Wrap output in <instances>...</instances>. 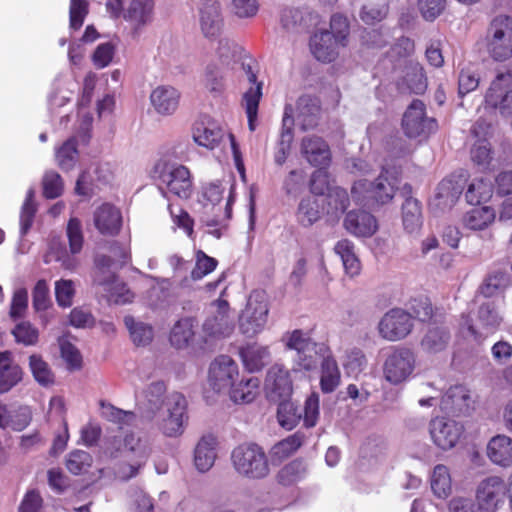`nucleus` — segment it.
Listing matches in <instances>:
<instances>
[{
    "label": "nucleus",
    "mask_w": 512,
    "mask_h": 512,
    "mask_svg": "<svg viewBox=\"0 0 512 512\" xmlns=\"http://www.w3.org/2000/svg\"><path fill=\"white\" fill-rule=\"evenodd\" d=\"M16 342L25 346L35 345L38 341L39 332L30 322H20L12 330Z\"/></svg>",
    "instance_id": "69168bd1"
},
{
    "label": "nucleus",
    "mask_w": 512,
    "mask_h": 512,
    "mask_svg": "<svg viewBox=\"0 0 512 512\" xmlns=\"http://www.w3.org/2000/svg\"><path fill=\"white\" fill-rule=\"evenodd\" d=\"M66 236L68 238L69 249L72 255H77L82 251L84 236L81 221L72 217L67 223Z\"/></svg>",
    "instance_id": "6e6d98bb"
},
{
    "label": "nucleus",
    "mask_w": 512,
    "mask_h": 512,
    "mask_svg": "<svg viewBox=\"0 0 512 512\" xmlns=\"http://www.w3.org/2000/svg\"><path fill=\"white\" fill-rule=\"evenodd\" d=\"M412 194L413 189L409 183H405L399 189V195L404 199L401 207L402 222L408 233H414L422 226L421 203Z\"/></svg>",
    "instance_id": "a211bd4d"
},
{
    "label": "nucleus",
    "mask_w": 512,
    "mask_h": 512,
    "mask_svg": "<svg viewBox=\"0 0 512 512\" xmlns=\"http://www.w3.org/2000/svg\"><path fill=\"white\" fill-rule=\"evenodd\" d=\"M339 46L340 42L328 30L314 34L310 40L311 52L317 60L324 63L332 62L337 57Z\"/></svg>",
    "instance_id": "5701e85b"
},
{
    "label": "nucleus",
    "mask_w": 512,
    "mask_h": 512,
    "mask_svg": "<svg viewBox=\"0 0 512 512\" xmlns=\"http://www.w3.org/2000/svg\"><path fill=\"white\" fill-rule=\"evenodd\" d=\"M21 379L22 369L12 362L10 352H0V393L10 391Z\"/></svg>",
    "instance_id": "473e14b6"
},
{
    "label": "nucleus",
    "mask_w": 512,
    "mask_h": 512,
    "mask_svg": "<svg viewBox=\"0 0 512 512\" xmlns=\"http://www.w3.org/2000/svg\"><path fill=\"white\" fill-rule=\"evenodd\" d=\"M286 348L295 352L294 371H315L331 353L326 344L313 341L308 333L299 329L287 335Z\"/></svg>",
    "instance_id": "7ed1b4c3"
},
{
    "label": "nucleus",
    "mask_w": 512,
    "mask_h": 512,
    "mask_svg": "<svg viewBox=\"0 0 512 512\" xmlns=\"http://www.w3.org/2000/svg\"><path fill=\"white\" fill-rule=\"evenodd\" d=\"M300 151L307 162L315 167L328 166L331 161L330 147L320 136H305L301 141Z\"/></svg>",
    "instance_id": "aec40b11"
},
{
    "label": "nucleus",
    "mask_w": 512,
    "mask_h": 512,
    "mask_svg": "<svg viewBox=\"0 0 512 512\" xmlns=\"http://www.w3.org/2000/svg\"><path fill=\"white\" fill-rule=\"evenodd\" d=\"M101 172L102 169L99 167L94 168L93 173L90 171L82 172L77 179L75 192L81 196L91 197L98 188V183L108 182L106 176L100 175Z\"/></svg>",
    "instance_id": "79ce46f5"
},
{
    "label": "nucleus",
    "mask_w": 512,
    "mask_h": 512,
    "mask_svg": "<svg viewBox=\"0 0 512 512\" xmlns=\"http://www.w3.org/2000/svg\"><path fill=\"white\" fill-rule=\"evenodd\" d=\"M124 323L129 330L130 337L137 346L148 345L153 339V328L149 324L136 321L132 316H125Z\"/></svg>",
    "instance_id": "c03bdc74"
},
{
    "label": "nucleus",
    "mask_w": 512,
    "mask_h": 512,
    "mask_svg": "<svg viewBox=\"0 0 512 512\" xmlns=\"http://www.w3.org/2000/svg\"><path fill=\"white\" fill-rule=\"evenodd\" d=\"M469 173L460 169L443 179L436 188V193L430 207L441 212L450 210L458 201L469 180Z\"/></svg>",
    "instance_id": "1a4fd4ad"
},
{
    "label": "nucleus",
    "mask_w": 512,
    "mask_h": 512,
    "mask_svg": "<svg viewBox=\"0 0 512 512\" xmlns=\"http://www.w3.org/2000/svg\"><path fill=\"white\" fill-rule=\"evenodd\" d=\"M511 83L512 74L509 71L499 73L485 96L486 104L498 108L503 115L512 114V90H507Z\"/></svg>",
    "instance_id": "2eb2a0df"
},
{
    "label": "nucleus",
    "mask_w": 512,
    "mask_h": 512,
    "mask_svg": "<svg viewBox=\"0 0 512 512\" xmlns=\"http://www.w3.org/2000/svg\"><path fill=\"white\" fill-rule=\"evenodd\" d=\"M320 415V397L316 392H312L305 400L302 419L307 428L314 427Z\"/></svg>",
    "instance_id": "bf43d9fd"
},
{
    "label": "nucleus",
    "mask_w": 512,
    "mask_h": 512,
    "mask_svg": "<svg viewBox=\"0 0 512 512\" xmlns=\"http://www.w3.org/2000/svg\"><path fill=\"white\" fill-rule=\"evenodd\" d=\"M292 108L289 106L285 107V112L282 120V131L280 140L277 144L274 160L278 165L284 164L290 151L291 142L293 140L292 126L294 120L290 113Z\"/></svg>",
    "instance_id": "72a5a7b5"
},
{
    "label": "nucleus",
    "mask_w": 512,
    "mask_h": 512,
    "mask_svg": "<svg viewBox=\"0 0 512 512\" xmlns=\"http://www.w3.org/2000/svg\"><path fill=\"white\" fill-rule=\"evenodd\" d=\"M323 200L327 204V214L334 216L344 213L349 206L348 193L341 187L331 188Z\"/></svg>",
    "instance_id": "09e8293b"
},
{
    "label": "nucleus",
    "mask_w": 512,
    "mask_h": 512,
    "mask_svg": "<svg viewBox=\"0 0 512 512\" xmlns=\"http://www.w3.org/2000/svg\"><path fill=\"white\" fill-rule=\"evenodd\" d=\"M222 24L220 4L216 0H205L200 8V26L205 37H216Z\"/></svg>",
    "instance_id": "393cba45"
},
{
    "label": "nucleus",
    "mask_w": 512,
    "mask_h": 512,
    "mask_svg": "<svg viewBox=\"0 0 512 512\" xmlns=\"http://www.w3.org/2000/svg\"><path fill=\"white\" fill-rule=\"evenodd\" d=\"M431 489L438 498H446L451 491V478L448 468L437 465L431 477Z\"/></svg>",
    "instance_id": "3c124183"
},
{
    "label": "nucleus",
    "mask_w": 512,
    "mask_h": 512,
    "mask_svg": "<svg viewBox=\"0 0 512 512\" xmlns=\"http://www.w3.org/2000/svg\"><path fill=\"white\" fill-rule=\"evenodd\" d=\"M179 100V91L169 85L158 86L150 94L151 105L161 115L173 114L178 108Z\"/></svg>",
    "instance_id": "b1692460"
},
{
    "label": "nucleus",
    "mask_w": 512,
    "mask_h": 512,
    "mask_svg": "<svg viewBox=\"0 0 512 512\" xmlns=\"http://www.w3.org/2000/svg\"><path fill=\"white\" fill-rule=\"evenodd\" d=\"M43 195L48 199H55L63 192V181L55 171H47L42 180Z\"/></svg>",
    "instance_id": "e2e57ef3"
},
{
    "label": "nucleus",
    "mask_w": 512,
    "mask_h": 512,
    "mask_svg": "<svg viewBox=\"0 0 512 512\" xmlns=\"http://www.w3.org/2000/svg\"><path fill=\"white\" fill-rule=\"evenodd\" d=\"M388 14V4L386 0L367 1L361 8L360 18L368 25H373L382 21Z\"/></svg>",
    "instance_id": "49530a36"
},
{
    "label": "nucleus",
    "mask_w": 512,
    "mask_h": 512,
    "mask_svg": "<svg viewBox=\"0 0 512 512\" xmlns=\"http://www.w3.org/2000/svg\"><path fill=\"white\" fill-rule=\"evenodd\" d=\"M441 409L456 417L470 416L476 409V400L466 386L455 385L443 395Z\"/></svg>",
    "instance_id": "4468645a"
},
{
    "label": "nucleus",
    "mask_w": 512,
    "mask_h": 512,
    "mask_svg": "<svg viewBox=\"0 0 512 512\" xmlns=\"http://www.w3.org/2000/svg\"><path fill=\"white\" fill-rule=\"evenodd\" d=\"M153 9L154 0H132L124 17L138 24H146L152 19Z\"/></svg>",
    "instance_id": "a18cd8bd"
},
{
    "label": "nucleus",
    "mask_w": 512,
    "mask_h": 512,
    "mask_svg": "<svg viewBox=\"0 0 512 512\" xmlns=\"http://www.w3.org/2000/svg\"><path fill=\"white\" fill-rule=\"evenodd\" d=\"M152 177L161 190L181 198L188 199L193 193V181L190 170L173 159L170 154L160 157L153 166Z\"/></svg>",
    "instance_id": "f03ea898"
},
{
    "label": "nucleus",
    "mask_w": 512,
    "mask_h": 512,
    "mask_svg": "<svg viewBox=\"0 0 512 512\" xmlns=\"http://www.w3.org/2000/svg\"><path fill=\"white\" fill-rule=\"evenodd\" d=\"M411 315L402 309L387 312L379 323L380 334L390 341L406 337L412 330Z\"/></svg>",
    "instance_id": "dca6fc26"
},
{
    "label": "nucleus",
    "mask_w": 512,
    "mask_h": 512,
    "mask_svg": "<svg viewBox=\"0 0 512 512\" xmlns=\"http://www.w3.org/2000/svg\"><path fill=\"white\" fill-rule=\"evenodd\" d=\"M92 462V456L88 452L84 450H75L68 454L66 467L72 474L80 475L88 471Z\"/></svg>",
    "instance_id": "4d7b16f0"
},
{
    "label": "nucleus",
    "mask_w": 512,
    "mask_h": 512,
    "mask_svg": "<svg viewBox=\"0 0 512 512\" xmlns=\"http://www.w3.org/2000/svg\"><path fill=\"white\" fill-rule=\"evenodd\" d=\"M194 334L193 320L191 318L180 319L171 330V345L177 349L186 348L193 340Z\"/></svg>",
    "instance_id": "a19ab883"
},
{
    "label": "nucleus",
    "mask_w": 512,
    "mask_h": 512,
    "mask_svg": "<svg viewBox=\"0 0 512 512\" xmlns=\"http://www.w3.org/2000/svg\"><path fill=\"white\" fill-rule=\"evenodd\" d=\"M102 415L108 421L119 424L121 427L124 425H130L135 420V414L130 411H124L119 409L112 404H105L101 402Z\"/></svg>",
    "instance_id": "680f3d73"
},
{
    "label": "nucleus",
    "mask_w": 512,
    "mask_h": 512,
    "mask_svg": "<svg viewBox=\"0 0 512 512\" xmlns=\"http://www.w3.org/2000/svg\"><path fill=\"white\" fill-rule=\"evenodd\" d=\"M464 427L455 420L436 417L429 423V432L433 443L442 450H449L458 443Z\"/></svg>",
    "instance_id": "ddd939ff"
},
{
    "label": "nucleus",
    "mask_w": 512,
    "mask_h": 512,
    "mask_svg": "<svg viewBox=\"0 0 512 512\" xmlns=\"http://www.w3.org/2000/svg\"><path fill=\"white\" fill-rule=\"evenodd\" d=\"M451 340V333L445 325L436 323L430 324L421 340V347L429 353H438L443 351Z\"/></svg>",
    "instance_id": "cd10ccee"
},
{
    "label": "nucleus",
    "mask_w": 512,
    "mask_h": 512,
    "mask_svg": "<svg viewBox=\"0 0 512 512\" xmlns=\"http://www.w3.org/2000/svg\"><path fill=\"white\" fill-rule=\"evenodd\" d=\"M202 83L213 97L221 96L226 87L224 68L215 63L207 65Z\"/></svg>",
    "instance_id": "e433bc0d"
},
{
    "label": "nucleus",
    "mask_w": 512,
    "mask_h": 512,
    "mask_svg": "<svg viewBox=\"0 0 512 512\" xmlns=\"http://www.w3.org/2000/svg\"><path fill=\"white\" fill-rule=\"evenodd\" d=\"M187 421L186 398L178 392L169 394L156 420L158 428L167 437H178L183 434Z\"/></svg>",
    "instance_id": "39448f33"
},
{
    "label": "nucleus",
    "mask_w": 512,
    "mask_h": 512,
    "mask_svg": "<svg viewBox=\"0 0 512 512\" xmlns=\"http://www.w3.org/2000/svg\"><path fill=\"white\" fill-rule=\"evenodd\" d=\"M505 485L498 476L482 480V512H495L498 505L503 502Z\"/></svg>",
    "instance_id": "bb28decb"
},
{
    "label": "nucleus",
    "mask_w": 512,
    "mask_h": 512,
    "mask_svg": "<svg viewBox=\"0 0 512 512\" xmlns=\"http://www.w3.org/2000/svg\"><path fill=\"white\" fill-rule=\"evenodd\" d=\"M399 179L386 168L373 181L360 179L351 188L352 199L372 210L389 204L399 187Z\"/></svg>",
    "instance_id": "f257e3e1"
},
{
    "label": "nucleus",
    "mask_w": 512,
    "mask_h": 512,
    "mask_svg": "<svg viewBox=\"0 0 512 512\" xmlns=\"http://www.w3.org/2000/svg\"><path fill=\"white\" fill-rule=\"evenodd\" d=\"M236 362L227 355L215 358L209 368V384L218 393L228 391L238 377Z\"/></svg>",
    "instance_id": "f8f14e48"
},
{
    "label": "nucleus",
    "mask_w": 512,
    "mask_h": 512,
    "mask_svg": "<svg viewBox=\"0 0 512 512\" xmlns=\"http://www.w3.org/2000/svg\"><path fill=\"white\" fill-rule=\"evenodd\" d=\"M94 225L101 234L114 235L121 227V215L117 208L103 204L94 212Z\"/></svg>",
    "instance_id": "c756f323"
},
{
    "label": "nucleus",
    "mask_w": 512,
    "mask_h": 512,
    "mask_svg": "<svg viewBox=\"0 0 512 512\" xmlns=\"http://www.w3.org/2000/svg\"><path fill=\"white\" fill-rule=\"evenodd\" d=\"M307 465L302 459H295L284 465L277 473V481L283 486H291L307 475Z\"/></svg>",
    "instance_id": "58836bf2"
},
{
    "label": "nucleus",
    "mask_w": 512,
    "mask_h": 512,
    "mask_svg": "<svg viewBox=\"0 0 512 512\" xmlns=\"http://www.w3.org/2000/svg\"><path fill=\"white\" fill-rule=\"evenodd\" d=\"M77 157V140L75 138L68 139L56 152L58 165L65 171L71 170L75 166Z\"/></svg>",
    "instance_id": "864d4df0"
},
{
    "label": "nucleus",
    "mask_w": 512,
    "mask_h": 512,
    "mask_svg": "<svg viewBox=\"0 0 512 512\" xmlns=\"http://www.w3.org/2000/svg\"><path fill=\"white\" fill-rule=\"evenodd\" d=\"M414 366L415 356L410 349H396L388 355L384 362V377L391 384H399L409 378Z\"/></svg>",
    "instance_id": "9b49d317"
},
{
    "label": "nucleus",
    "mask_w": 512,
    "mask_h": 512,
    "mask_svg": "<svg viewBox=\"0 0 512 512\" xmlns=\"http://www.w3.org/2000/svg\"><path fill=\"white\" fill-rule=\"evenodd\" d=\"M487 49L496 61L512 57V17L499 15L495 17L487 30Z\"/></svg>",
    "instance_id": "0eeeda50"
},
{
    "label": "nucleus",
    "mask_w": 512,
    "mask_h": 512,
    "mask_svg": "<svg viewBox=\"0 0 512 512\" xmlns=\"http://www.w3.org/2000/svg\"><path fill=\"white\" fill-rule=\"evenodd\" d=\"M259 387V380L256 377L242 379L237 385L228 390L230 398L235 403H250L254 400Z\"/></svg>",
    "instance_id": "ea45409f"
},
{
    "label": "nucleus",
    "mask_w": 512,
    "mask_h": 512,
    "mask_svg": "<svg viewBox=\"0 0 512 512\" xmlns=\"http://www.w3.org/2000/svg\"><path fill=\"white\" fill-rule=\"evenodd\" d=\"M30 370L35 380L42 386L54 382V375L47 362L40 355L33 354L29 357Z\"/></svg>",
    "instance_id": "5fc2aeb1"
},
{
    "label": "nucleus",
    "mask_w": 512,
    "mask_h": 512,
    "mask_svg": "<svg viewBox=\"0 0 512 512\" xmlns=\"http://www.w3.org/2000/svg\"><path fill=\"white\" fill-rule=\"evenodd\" d=\"M240 355L246 369L256 372L267 364L270 353L267 347L249 345L241 350Z\"/></svg>",
    "instance_id": "4c0bfd02"
},
{
    "label": "nucleus",
    "mask_w": 512,
    "mask_h": 512,
    "mask_svg": "<svg viewBox=\"0 0 512 512\" xmlns=\"http://www.w3.org/2000/svg\"><path fill=\"white\" fill-rule=\"evenodd\" d=\"M265 388L267 397L273 402L289 399L293 391L290 372L280 364L273 365L267 372Z\"/></svg>",
    "instance_id": "f3484780"
},
{
    "label": "nucleus",
    "mask_w": 512,
    "mask_h": 512,
    "mask_svg": "<svg viewBox=\"0 0 512 512\" xmlns=\"http://www.w3.org/2000/svg\"><path fill=\"white\" fill-rule=\"evenodd\" d=\"M262 96V84H257L256 87H250L243 95V104L248 118V126L251 131H254L255 121L258 113L259 101Z\"/></svg>",
    "instance_id": "de8ad7c7"
},
{
    "label": "nucleus",
    "mask_w": 512,
    "mask_h": 512,
    "mask_svg": "<svg viewBox=\"0 0 512 512\" xmlns=\"http://www.w3.org/2000/svg\"><path fill=\"white\" fill-rule=\"evenodd\" d=\"M34 196H35L34 189L30 188L27 191V195H26L25 201L22 205L21 213H20V231H21L22 235L27 234V232L30 230V228L33 224V221H34V217H35V213H36V206L34 204Z\"/></svg>",
    "instance_id": "13d9d810"
},
{
    "label": "nucleus",
    "mask_w": 512,
    "mask_h": 512,
    "mask_svg": "<svg viewBox=\"0 0 512 512\" xmlns=\"http://www.w3.org/2000/svg\"><path fill=\"white\" fill-rule=\"evenodd\" d=\"M280 22L287 32L300 34L317 25L318 15L307 8H285Z\"/></svg>",
    "instance_id": "6ab92c4d"
},
{
    "label": "nucleus",
    "mask_w": 512,
    "mask_h": 512,
    "mask_svg": "<svg viewBox=\"0 0 512 512\" xmlns=\"http://www.w3.org/2000/svg\"><path fill=\"white\" fill-rule=\"evenodd\" d=\"M346 230L358 237H370L378 229L376 218L369 212L352 210L344 219Z\"/></svg>",
    "instance_id": "4be33fe9"
},
{
    "label": "nucleus",
    "mask_w": 512,
    "mask_h": 512,
    "mask_svg": "<svg viewBox=\"0 0 512 512\" xmlns=\"http://www.w3.org/2000/svg\"><path fill=\"white\" fill-rule=\"evenodd\" d=\"M166 392V385L163 381L152 382L145 390V398L149 409L152 412L159 411L165 403L163 395Z\"/></svg>",
    "instance_id": "052dcab7"
},
{
    "label": "nucleus",
    "mask_w": 512,
    "mask_h": 512,
    "mask_svg": "<svg viewBox=\"0 0 512 512\" xmlns=\"http://www.w3.org/2000/svg\"><path fill=\"white\" fill-rule=\"evenodd\" d=\"M509 285V275L503 271H494L482 283V296L492 297L501 294Z\"/></svg>",
    "instance_id": "8fccbe9b"
},
{
    "label": "nucleus",
    "mask_w": 512,
    "mask_h": 512,
    "mask_svg": "<svg viewBox=\"0 0 512 512\" xmlns=\"http://www.w3.org/2000/svg\"><path fill=\"white\" fill-rule=\"evenodd\" d=\"M324 210V200L315 196L301 199L297 211V222L303 227H310L320 220Z\"/></svg>",
    "instance_id": "7c9ffc66"
},
{
    "label": "nucleus",
    "mask_w": 512,
    "mask_h": 512,
    "mask_svg": "<svg viewBox=\"0 0 512 512\" xmlns=\"http://www.w3.org/2000/svg\"><path fill=\"white\" fill-rule=\"evenodd\" d=\"M232 328L228 314L225 312H218L216 315L208 317L203 324L204 331L211 336L229 335Z\"/></svg>",
    "instance_id": "603ef678"
},
{
    "label": "nucleus",
    "mask_w": 512,
    "mask_h": 512,
    "mask_svg": "<svg viewBox=\"0 0 512 512\" xmlns=\"http://www.w3.org/2000/svg\"><path fill=\"white\" fill-rule=\"evenodd\" d=\"M296 122L302 131L317 127L320 119V102L317 98L304 95L296 104Z\"/></svg>",
    "instance_id": "412c9836"
},
{
    "label": "nucleus",
    "mask_w": 512,
    "mask_h": 512,
    "mask_svg": "<svg viewBox=\"0 0 512 512\" xmlns=\"http://www.w3.org/2000/svg\"><path fill=\"white\" fill-rule=\"evenodd\" d=\"M112 252L115 257L98 254L94 258L92 269L93 285L105 290H112L118 280L116 271L121 269L129 260V253L120 245H114Z\"/></svg>",
    "instance_id": "423d86ee"
},
{
    "label": "nucleus",
    "mask_w": 512,
    "mask_h": 512,
    "mask_svg": "<svg viewBox=\"0 0 512 512\" xmlns=\"http://www.w3.org/2000/svg\"><path fill=\"white\" fill-rule=\"evenodd\" d=\"M70 253V249L66 248V245L60 239H52L49 245V252L45 257V263L51 262V260H55L59 262L62 268L73 271L78 266L79 262Z\"/></svg>",
    "instance_id": "c9c22d12"
},
{
    "label": "nucleus",
    "mask_w": 512,
    "mask_h": 512,
    "mask_svg": "<svg viewBox=\"0 0 512 512\" xmlns=\"http://www.w3.org/2000/svg\"><path fill=\"white\" fill-rule=\"evenodd\" d=\"M417 8L426 21H434L446 8V0H418Z\"/></svg>",
    "instance_id": "338daca9"
},
{
    "label": "nucleus",
    "mask_w": 512,
    "mask_h": 512,
    "mask_svg": "<svg viewBox=\"0 0 512 512\" xmlns=\"http://www.w3.org/2000/svg\"><path fill=\"white\" fill-rule=\"evenodd\" d=\"M278 409H277V418L279 424L287 429H293L299 421L302 419V410L289 399H283L277 401Z\"/></svg>",
    "instance_id": "37998d69"
},
{
    "label": "nucleus",
    "mask_w": 512,
    "mask_h": 512,
    "mask_svg": "<svg viewBox=\"0 0 512 512\" xmlns=\"http://www.w3.org/2000/svg\"><path fill=\"white\" fill-rule=\"evenodd\" d=\"M487 456L502 467L512 465V439L506 435H496L487 444Z\"/></svg>",
    "instance_id": "c85d7f7f"
},
{
    "label": "nucleus",
    "mask_w": 512,
    "mask_h": 512,
    "mask_svg": "<svg viewBox=\"0 0 512 512\" xmlns=\"http://www.w3.org/2000/svg\"><path fill=\"white\" fill-rule=\"evenodd\" d=\"M320 387L322 392L331 393L340 385L341 374L332 353L322 362Z\"/></svg>",
    "instance_id": "f704fd0d"
},
{
    "label": "nucleus",
    "mask_w": 512,
    "mask_h": 512,
    "mask_svg": "<svg viewBox=\"0 0 512 512\" xmlns=\"http://www.w3.org/2000/svg\"><path fill=\"white\" fill-rule=\"evenodd\" d=\"M231 460L237 473L249 479H263L270 472L265 451L255 443H244L235 447Z\"/></svg>",
    "instance_id": "20e7f679"
},
{
    "label": "nucleus",
    "mask_w": 512,
    "mask_h": 512,
    "mask_svg": "<svg viewBox=\"0 0 512 512\" xmlns=\"http://www.w3.org/2000/svg\"><path fill=\"white\" fill-rule=\"evenodd\" d=\"M404 133L409 138L427 136L437 127L436 120L425 115V105L421 100H413L402 119Z\"/></svg>",
    "instance_id": "9d476101"
},
{
    "label": "nucleus",
    "mask_w": 512,
    "mask_h": 512,
    "mask_svg": "<svg viewBox=\"0 0 512 512\" xmlns=\"http://www.w3.org/2000/svg\"><path fill=\"white\" fill-rule=\"evenodd\" d=\"M216 438L209 434L204 435L198 441L194 449V465L200 473L209 471L217 458Z\"/></svg>",
    "instance_id": "a878e982"
},
{
    "label": "nucleus",
    "mask_w": 512,
    "mask_h": 512,
    "mask_svg": "<svg viewBox=\"0 0 512 512\" xmlns=\"http://www.w3.org/2000/svg\"><path fill=\"white\" fill-rule=\"evenodd\" d=\"M75 295L74 283L72 280L61 279L55 283V297L57 304L61 307H70Z\"/></svg>",
    "instance_id": "774afa93"
},
{
    "label": "nucleus",
    "mask_w": 512,
    "mask_h": 512,
    "mask_svg": "<svg viewBox=\"0 0 512 512\" xmlns=\"http://www.w3.org/2000/svg\"><path fill=\"white\" fill-rule=\"evenodd\" d=\"M222 137V129L213 122L199 121L194 124L193 139L199 146L212 150L219 145Z\"/></svg>",
    "instance_id": "2f4dec72"
},
{
    "label": "nucleus",
    "mask_w": 512,
    "mask_h": 512,
    "mask_svg": "<svg viewBox=\"0 0 512 512\" xmlns=\"http://www.w3.org/2000/svg\"><path fill=\"white\" fill-rule=\"evenodd\" d=\"M344 368L349 375L357 376L367 365V359L362 350L353 348L347 352Z\"/></svg>",
    "instance_id": "0e129e2a"
},
{
    "label": "nucleus",
    "mask_w": 512,
    "mask_h": 512,
    "mask_svg": "<svg viewBox=\"0 0 512 512\" xmlns=\"http://www.w3.org/2000/svg\"><path fill=\"white\" fill-rule=\"evenodd\" d=\"M268 312V304L264 293L253 291L240 315L239 327L241 332L247 337H253L261 332L267 323Z\"/></svg>",
    "instance_id": "6e6552de"
}]
</instances>
